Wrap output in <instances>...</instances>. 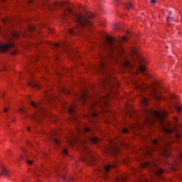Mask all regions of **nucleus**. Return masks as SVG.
<instances>
[{"mask_svg": "<svg viewBox=\"0 0 182 182\" xmlns=\"http://www.w3.org/2000/svg\"><path fill=\"white\" fill-rule=\"evenodd\" d=\"M144 124H153L154 122L158 121L161 124L162 132L168 135L167 138L161 139L159 142L156 139H154L152 141V146H147L145 148V154L150 157H153V152L159 151V154H161V156L166 159L170 157L171 153L170 152L168 147H170V144H171L174 140H177V141L181 140L182 130H173L171 127H167V125L164 123L163 120H164L166 116H167V112L166 111H156L154 109H145L144 110Z\"/></svg>", "mask_w": 182, "mask_h": 182, "instance_id": "1", "label": "nucleus"}, {"mask_svg": "<svg viewBox=\"0 0 182 182\" xmlns=\"http://www.w3.org/2000/svg\"><path fill=\"white\" fill-rule=\"evenodd\" d=\"M58 136H59V133L58 132V131L55 130H53L49 136L50 141H52L53 144H56L57 146L60 144V140H59Z\"/></svg>", "mask_w": 182, "mask_h": 182, "instance_id": "10", "label": "nucleus"}, {"mask_svg": "<svg viewBox=\"0 0 182 182\" xmlns=\"http://www.w3.org/2000/svg\"><path fill=\"white\" fill-rule=\"evenodd\" d=\"M31 105L35 109L34 115L31 117V119L35 122H39L42 119V116L46 113V110L42 105H37L33 101L31 102Z\"/></svg>", "mask_w": 182, "mask_h": 182, "instance_id": "8", "label": "nucleus"}, {"mask_svg": "<svg viewBox=\"0 0 182 182\" xmlns=\"http://www.w3.org/2000/svg\"><path fill=\"white\" fill-rule=\"evenodd\" d=\"M117 2H119V1H120V0H115Z\"/></svg>", "mask_w": 182, "mask_h": 182, "instance_id": "43", "label": "nucleus"}, {"mask_svg": "<svg viewBox=\"0 0 182 182\" xmlns=\"http://www.w3.org/2000/svg\"><path fill=\"white\" fill-rule=\"evenodd\" d=\"M63 154H68V149H63Z\"/></svg>", "mask_w": 182, "mask_h": 182, "instance_id": "31", "label": "nucleus"}, {"mask_svg": "<svg viewBox=\"0 0 182 182\" xmlns=\"http://www.w3.org/2000/svg\"><path fill=\"white\" fill-rule=\"evenodd\" d=\"M173 119L175 122H177V120H178V119H177V117H173Z\"/></svg>", "mask_w": 182, "mask_h": 182, "instance_id": "36", "label": "nucleus"}, {"mask_svg": "<svg viewBox=\"0 0 182 182\" xmlns=\"http://www.w3.org/2000/svg\"><path fill=\"white\" fill-rule=\"evenodd\" d=\"M3 22H4V23H8V22H9V21H8V20H4Z\"/></svg>", "mask_w": 182, "mask_h": 182, "instance_id": "33", "label": "nucleus"}, {"mask_svg": "<svg viewBox=\"0 0 182 182\" xmlns=\"http://www.w3.org/2000/svg\"><path fill=\"white\" fill-rule=\"evenodd\" d=\"M54 46H55V48H65V46H64V44H59V43H55V45H54Z\"/></svg>", "mask_w": 182, "mask_h": 182, "instance_id": "23", "label": "nucleus"}, {"mask_svg": "<svg viewBox=\"0 0 182 182\" xmlns=\"http://www.w3.org/2000/svg\"><path fill=\"white\" fill-rule=\"evenodd\" d=\"M28 85L31 86V87H36L37 89H39V87H41V86H39V85H38L36 82H32V81H29L28 82Z\"/></svg>", "mask_w": 182, "mask_h": 182, "instance_id": "17", "label": "nucleus"}, {"mask_svg": "<svg viewBox=\"0 0 182 182\" xmlns=\"http://www.w3.org/2000/svg\"><path fill=\"white\" fill-rule=\"evenodd\" d=\"M105 151L107 153H111V154L116 156V154H119V153H120V148L116 146H112L110 149L106 148Z\"/></svg>", "mask_w": 182, "mask_h": 182, "instance_id": "12", "label": "nucleus"}, {"mask_svg": "<svg viewBox=\"0 0 182 182\" xmlns=\"http://www.w3.org/2000/svg\"><path fill=\"white\" fill-rule=\"evenodd\" d=\"M77 132L73 134L71 137L68 139V143L70 146H73L75 143L81 146L84 151H86L87 154L89 153V149H87V143L91 141V143H95L97 144L100 139H97L95 136H93V132L90 129L89 127H84L81 129L80 127L77 128Z\"/></svg>", "mask_w": 182, "mask_h": 182, "instance_id": "4", "label": "nucleus"}, {"mask_svg": "<svg viewBox=\"0 0 182 182\" xmlns=\"http://www.w3.org/2000/svg\"><path fill=\"white\" fill-rule=\"evenodd\" d=\"M92 117H97V114L96 112H92L91 114Z\"/></svg>", "mask_w": 182, "mask_h": 182, "instance_id": "28", "label": "nucleus"}, {"mask_svg": "<svg viewBox=\"0 0 182 182\" xmlns=\"http://www.w3.org/2000/svg\"><path fill=\"white\" fill-rule=\"evenodd\" d=\"M29 3H30V4H33V0H30V1H29Z\"/></svg>", "mask_w": 182, "mask_h": 182, "instance_id": "39", "label": "nucleus"}, {"mask_svg": "<svg viewBox=\"0 0 182 182\" xmlns=\"http://www.w3.org/2000/svg\"><path fill=\"white\" fill-rule=\"evenodd\" d=\"M172 99H176V95H171L170 96V97L166 98V100H167V102H168V103H171V100Z\"/></svg>", "mask_w": 182, "mask_h": 182, "instance_id": "22", "label": "nucleus"}, {"mask_svg": "<svg viewBox=\"0 0 182 182\" xmlns=\"http://www.w3.org/2000/svg\"><path fill=\"white\" fill-rule=\"evenodd\" d=\"M3 70H6V67L4 66Z\"/></svg>", "mask_w": 182, "mask_h": 182, "instance_id": "41", "label": "nucleus"}, {"mask_svg": "<svg viewBox=\"0 0 182 182\" xmlns=\"http://www.w3.org/2000/svg\"><path fill=\"white\" fill-rule=\"evenodd\" d=\"M11 36H13V38H19V33L16 31H12L11 33H9Z\"/></svg>", "mask_w": 182, "mask_h": 182, "instance_id": "19", "label": "nucleus"}, {"mask_svg": "<svg viewBox=\"0 0 182 182\" xmlns=\"http://www.w3.org/2000/svg\"><path fill=\"white\" fill-rule=\"evenodd\" d=\"M132 53L133 55L139 56V52L137 51V50H136V48L132 49Z\"/></svg>", "mask_w": 182, "mask_h": 182, "instance_id": "24", "label": "nucleus"}, {"mask_svg": "<svg viewBox=\"0 0 182 182\" xmlns=\"http://www.w3.org/2000/svg\"><path fill=\"white\" fill-rule=\"evenodd\" d=\"M129 132V129H126V128H124L122 129V132H124V134L127 133Z\"/></svg>", "mask_w": 182, "mask_h": 182, "instance_id": "29", "label": "nucleus"}, {"mask_svg": "<svg viewBox=\"0 0 182 182\" xmlns=\"http://www.w3.org/2000/svg\"><path fill=\"white\" fill-rule=\"evenodd\" d=\"M141 167L142 168L147 167L148 168H150L151 171H152V173L155 174V176H157L158 177H160V176H161V174L164 173V170L159 167V166L156 163V161L154 160H152L151 161H146L142 164Z\"/></svg>", "mask_w": 182, "mask_h": 182, "instance_id": "7", "label": "nucleus"}, {"mask_svg": "<svg viewBox=\"0 0 182 182\" xmlns=\"http://www.w3.org/2000/svg\"><path fill=\"white\" fill-rule=\"evenodd\" d=\"M135 87L139 92H149L151 97L154 99L155 100H164V97L161 96L157 92H159V89L154 87L153 85H146L144 82L141 83H136Z\"/></svg>", "mask_w": 182, "mask_h": 182, "instance_id": "6", "label": "nucleus"}, {"mask_svg": "<svg viewBox=\"0 0 182 182\" xmlns=\"http://www.w3.org/2000/svg\"><path fill=\"white\" fill-rule=\"evenodd\" d=\"M0 1H1L2 2H5V0H0Z\"/></svg>", "mask_w": 182, "mask_h": 182, "instance_id": "42", "label": "nucleus"}, {"mask_svg": "<svg viewBox=\"0 0 182 182\" xmlns=\"http://www.w3.org/2000/svg\"><path fill=\"white\" fill-rule=\"evenodd\" d=\"M29 31H31V32H32L33 31L36 30V28L33 27V26H30L28 28Z\"/></svg>", "mask_w": 182, "mask_h": 182, "instance_id": "27", "label": "nucleus"}, {"mask_svg": "<svg viewBox=\"0 0 182 182\" xmlns=\"http://www.w3.org/2000/svg\"><path fill=\"white\" fill-rule=\"evenodd\" d=\"M41 5H42V6H46L50 11H53V9L60 11V18L63 22L66 21L68 15H73L74 21L77 23V26L68 30V33L70 35H75L76 31L79 32V31H80L81 28H89L92 26V21H90V19L91 18H94L95 15L92 14L87 15L75 14L72 9H70L66 6V2L50 4H48V0H41Z\"/></svg>", "mask_w": 182, "mask_h": 182, "instance_id": "3", "label": "nucleus"}, {"mask_svg": "<svg viewBox=\"0 0 182 182\" xmlns=\"http://www.w3.org/2000/svg\"><path fill=\"white\" fill-rule=\"evenodd\" d=\"M12 44H3L0 43V53L1 52H6L9 49H11Z\"/></svg>", "mask_w": 182, "mask_h": 182, "instance_id": "13", "label": "nucleus"}, {"mask_svg": "<svg viewBox=\"0 0 182 182\" xmlns=\"http://www.w3.org/2000/svg\"><path fill=\"white\" fill-rule=\"evenodd\" d=\"M28 164H32V161H27Z\"/></svg>", "mask_w": 182, "mask_h": 182, "instance_id": "35", "label": "nucleus"}, {"mask_svg": "<svg viewBox=\"0 0 182 182\" xmlns=\"http://www.w3.org/2000/svg\"><path fill=\"white\" fill-rule=\"evenodd\" d=\"M106 45L108 46V55L107 56L100 55L99 67L97 68V72L101 75L102 78L100 84L102 87L106 90L113 89L114 85L118 86V84L113 80V76H112V68H109L107 64V59L109 60H114L118 62L117 58H122V65L127 69H132L133 65L127 58L122 55V53H124V48L120 43L116 42V40L113 37L108 36L106 38Z\"/></svg>", "mask_w": 182, "mask_h": 182, "instance_id": "2", "label": "nucleus"}, {"mask_svg": "<svg viewBox=\"0 0 182 182\" xmlns=\"http://www.w3.org/2000/svg\"><path fill=\"white\" fill-rule=\"evenodd\" d=\"M174 108L176 109V110L178 113H181L182 109H181V105L174 106Z\"/></svg>", "mask_w": 182, "mask_h": 182, "instance_id": "21", "label": "nucleus"}, {"mask_svg": "<svg viewBox=\"0 0 182 182\" xmlns=\"http://www.w3.org/2000/svg\"><path fill=\"white\" fill-rule=\"evenodd\" d=\"M27 130L28 131V132H30L31 131V127H27Z\"/></svg>", "mask_w": 182, "mask_h": 182, "instance_id": "40", "label": "nucleus"}, {"mask_svg": "<svg viewBox=\"0 0 182 182\" xmlns=\"http://www.w3.org/2000/svg\"><path fill=\"white\" fill-rule=\"evenodd\" d=\"M151 4H156V0H151Z\"/></svg>", "mask_w": 182, "mask_h": 182, "instance_id": "34", "label": "nucleus"}, {"mask_svg": "<svg viewBox=\"0 0 182 182\" xmlns=\"http://www.w3.org/2000/svg\"><path fill=\"white\" fill-rule=\"evenodd\" d=\"M114 29H120V25L119 23H115L114 26Z\"/></svg>", "mask_w": 182, "mask_h": 182, "instance_id": "26", "label": "nucleus"}, {"mask_svg": "<svg viewBox=\"0 0 182 182\" xmlns=\"http://www.w3.org/2000/svg\"><path fill=\"white\" fill-rule=\"evenodd\" d=\"M141 104L142 106H147L149 105V98L146 97V95L144 94L141 95Z\"/></svg>", "mask_w": 182, "mask_h": 182, "instance_id": "14", "label": "nucleus"}, {"mask_svg": "<svg viewBox=\"0 0 182 182\" xmlns=\"http://www.w3.org/2000/svg\"><path fill=\"white\" fill-rule=\"evenodd\" d=\"M75 108L76 105H71L67 108L68 113L71 114V120L73 122H77V114H76V111L75 110Z\"/></svg>", "mask_w": 182, "mask_h": 182, "instance_id": "9", "label": "nucleus"}, {"mask_svg": "<svg viewBox=\"0 0 182 182\" xmlns=\"http://www.w3.org/2000/svg\"><path fill=\"white\" fill-rule=\"evenodd\" d=\"M111 97L112 95L109 94L102 97H90L87 91L83 90L78 95V99L80 102H82L85 104L87 103L91 109H93L96 105L102 106V105H103L104 106H107V102H109V98Z\"/></svg>", "mask_w": 182, "mask_h": 182, "instance_id": "5", "label": "nucleus"}, {"mask_svg": "<svg viewBox=\"0 0 182 182\" xmlns=\"http://www.w3.org/2000/svg\"><path fill=\"white\" fill-rule=\"evenodd\" d=\"M0 176H9V171H8L4 166H1V172H0Z\"/></svg>", "mask_w": 182, "mask_h": 182, "instance_id": "15", "label": "nucleus"}, {"mask_svg": "<svg viewBox=\"0 0 182 182\" xmlns=\"http://www.w3.org/2000/svg\"><path fill=\"white\" fill-rule=\"evenodd\" d=\"M23 159H24V158H23V156L21 155V156H20V160H23Z\"/></svg>", "mask_w": 182, "mask_h": 182, "instance_id": "37", "label": "nucleus"}, {"mask_svg": "<svg viewBox=\"0 0 182 182\" xmlns=\"http://www.w3.org/2000/svg\"><path fill=\"white\" fill-rule=\"evenodd\" d=\"M19 111H20V113H23L25 112V110L23 109H22V108H21L19 109Z\"/></svg>", "mask_w": 182, "mask_h": 182, "instance_id": "32", "label": "nucleus"}, {"mask_svg": "<svg viewBox=\"0 0 182 182\" xmlns=\"http://www.w3.org/2000/svg\"><path fill=\"white\" fill-rule=\"evenodd\" d=\"M120 42H127V37L123 36L122 38H120Z\"/></svg>", "mask_w": 182, "mask_h": 182, "instance_id": "25", "label": "nucleus"}, {"mask_svg": "<svg viewBox=\"0 0 182 182\" xmlns=\"http://www.w3.org/2000/svg\"><path fill=\"white\" fill-rule=\"evenodd\" d=\"M139 70L141 72V73L144 75H147V72L146 71V67L143 65H141L139 67Z\"/></svg>", "mask_w": 182, "mask_h": 182, "instance_id": "18", "label": "nucleus"}, {"mask_svg": "<svg viewBox=\"0 0 182 182\" xmlns=\"http://www.w3.org/2000/svg\"><path fill=\"white\" fill-rule=\"evenodd\" d=\"M125 8L126 9H133V4H130V3H127L125 4Z\"/></svg>", "mask_w": 182, "mask_h": 182, "instance_id": "20", "label": "nucleus"}, {"mask_svg": "<svg viewBox=\"0 0 182 182\" xmlns=\"http://www.w3.org/2000/svg\"><path fill=\"white\" fill-rule=\"evenodd\" d=\"M114 167H116V164H112L108 166L104 165L102 167L98 168V171L102 174H105V173H109V171H110V169L114 168Z\"/></svg>", "mask_w": 182, "mask_h": 182, "instance_id": "11", "label": "nucleus"}, {"mask_svg": "<svg viewBox=\"0 0 182 182\" xmlns=\"http://www.w3.org/2000/svg\"><path fill=\"white\" fill-rule=\"evenodd\" d=\"M177 161L174 164H173V166H177L178 163H182V152H180L178 157H177Z\"/></svg>", "mask_w": 182, "mask_h": 182, "instance_id": "16", "label": "nucleus"}, {"mask_svg": "<svg viewBox=\"0 0 182 182\" xmlns=\"http://www.w3.org/2000/svg\"><path fill=\"white\" fill-rule=\"evenodd\" d=\"M4 112H8V108H4Z\"/></svg>", "mask_w": 182, "mask_h": 182, "instance_id": "38", "label": "nucleus"}, {"mask_svg": "<svg viewBox=\"0 0 182 182\" xmlns=\"http://www.w3.org/2000/svg\"><path fill=\"white\" fill-rule=\"evenodd\" d=\"M171 21H173V18L168 16V17L167 18V22H171Z\"/></svg>", "mask_w": 182, "mask_h": 182, "instance_id": "30", "label": "nucleus"}]
</instances>
